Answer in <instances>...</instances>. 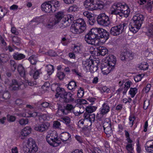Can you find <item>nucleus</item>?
I'll return each instance as SVG.
<instances>
[{"instance_id": "nucleus-1", "label": "nucleus", "mask_w": 153, "mask_h": 153, "mask_svg": "<svg viewBox=\"0 0 153 153\" xmlns=\"http://www.w3.org/2000/svg\"><path fill=\"white\" fill-rule=\"evenodd\" d=\"M144 16L141 14H136L128 25L130 31L134 33H136L140 29L144 19Z\"/></svg>"}, {"instance_id": "nucleus-2", "label": "nucleus", "mask_w": 153, "mask_h": 153, "mask_svg": "<svg viewBox=\"0 0 153 153\" xmlns=\"http://www.w3.org/2000/svg\"><path fill=\"white\" fill-rule=\"evenodd\" d=\"M84 5L86 8L90 10L97 9L100 10L104 7L102 2L99 0H86Z\"/></svg>"}, {"instance_id": "nucleus-3", "label": "nucleus", "mask_w": 153, "mask_h": 153, "mask_svg": "<svg viewBox=\"0 0 153 153\" xmlns=\"http://www.w3.org/2000/svg\"><path fill=\"white\" fill-rule=\"evenodd\" d=\"M93 32L95 33L97 39H101L105 42L109 38V33L102 28H94Z\"/></svg>"}, {"instance_id": "nucleus-4", "label": "nucleus", "mask_w": 153, "mask_h": 153, "mask_svg": "<svg viewBox=\"0 0 153 153\" xmlns=\"http://www.w3.org/2000/svg\"><path fill=\"white\" fill-rule=\"evenodd\" d=\"M127 25L125 23H121L112 27L110 30V34L114 36H117L121 34L126 28Z\"/></svg>"}, {"instance_id": "nucleus-5", "label": "nucleus", "mask_w": 153, "mask_h": 153, "mask_svg": "<svg viewBox=\"0 0 153 153\" xmlns=\"http://www.w3.org/2000/svg\"><path fill=\"white\" fill-rule=\"evenodd\" d=\"M97 21L98 24L104 26H108L110 24L108 16L105 13H101L98 15Z\"/></svg>"}, {"instance_id": "nucleus-6", "label": "nucleus", "mask_w": 153, "mask_h": 153, "mask_svg": "<svg viewBox=\"0 0 153 153\" xmlns=\"http://www.w3.org/2000/svg\"><path fill=\"white\" fill-rule=\"evenodd\" d=\"M74 17L72 15L68 14L65 16L59 22V28L63 29L70 25L72 21L74 20Z\"/></svg>"}, {"instance_id": "nucleus-7", "label": "nucleus", "mask_w": 153, "mask_h": 153, "mask_svg": "<svg viewBox=\"0 0 153 153\" xmlns=\"http://www.w3.org/2000/svg\"><path fill=\"white\" fill-rule=\"evenodd\" d=\"M26 147L27 153H35L38 150V147L35 142L32 138H30L27 140Z\"/></svg>"}, {"instance_id": "nucleus-8", "label": "nucleus", "mask_w": 153, "mask_h": 153, "mask_svg": "<svg viewBox=\"0 0 153 153\" xmlns=\"http://www.w3.org/2000/svg\"><path fill=\"white\" fill-rule=\"evenodd\" d=\"M123 4L120 2H117L114 3L112 6L111 9V13L112 14L119 15L122 17V14L121 13L122 9L123 7Z\"/></svg>"}, {"instance_id": "nucleus-9", "label": "nucleus", "mask_w": 153, "mask_h": 153, "mask_svg": "<svg viewBox=\"0 0 153 153\" xmlns=\"http://www.w3.org/2000/svg\"><path fill=\"white\" fill-rule=\"evenodd\" d=\"M92 28L91 31L86 34L85 38V39L86 42L89 44L94 45L95 44V41L97 39L96 35L95 33L93 32V29Z\"/></svg>"}, {"instance_id": "nucleus-10", "label": "nucleus", "mask_w": 153, "mask_h": 153, "mask_svg": "<svg viewBox=\"0 0 153 153\" xmlns=\"http://www.w3.org/2000/svg\"><path fill=\"white\" fill-rule=\"evenodd\" d=\"M9 88L10 90L15 91L18 90L19 88L24 89L25 87L23 82L19 83L16 80L13 79L10 84Z\"/></svg>"}, {"instance_id": "nucleus-11", "label": "nucleus", "mask_w": 153, "mask_h": 153, "mask_svg": "<svg viewBox=\"0 0 153 153\" xmlns=\"http://www.w3.org/2000/svg\"><path fill=\"white\" fill-rule=\"evenodd\" d=\"M110 107L108 102H106L103 104L102 107L99 113H97V117L99 118H101L103 115L107 113L110 111Z\"/></svg>"}, {"instance_id": "nucleus-12", "label": "nucleus", "mask_w": 153, "mask_h": 153, "mask_svg": "<svg viewBox=\"0 0 153 153\" xmlns=\"http://www.w3.org/2000/svg\"><path fill=\"white\" fill-rule=\"evenodd\" d=\"M120 57L123 61L130 60L133 59L132 53L127 50H124L121 52Z\"/></svg>"}, {"instance_id": "nucleus-13", "label": "nucleus", "mask_w": 153, "mask_h": 153, "mask_svg": "<svg viewBox=\"0 0 153 153\" xmlns=\"http://www.w3.org/2000/svg\"><path fill=\"white\" fill-rule=\"evenodd\" d=\"M41 9L42 11L47 13L55 11V9L53 8L52 6L49 2L43 3L41 5Z\"/></svg>"}, {"instance_id": "nucleus-14", "label": "nucleus", "mask_w": 153, "mask_h": 153, "mask_svg": "<svg viewBox=\"0 0 153 153\" xmlns=\"http://www.w3.org/2000/svg\"><path fill=\"white\" fill-rule=\"evenodd\" d=\"M114 68V67L109 65L108 63L102 65L101 69L102 74L104 75H107L109 74Z\"/></svg>"}, {"instance_id": "nucleus-15", "label": "nucleus", "mask_w": 153, "mask_h": 153, "mask_svg": "<svg viewBox=\"0 0 153 153\" xmlns=\"http://www.w3.org/2000/svg\"><path fill=\"white\" fill-rule=\"evenodd\" d=\"M76 26L79 27L80 30L84 31L86 29V25L85 21L82 19H77L76 22L74 23Z\"/></svg>"}, {"instance_id": "nucleus-16", "label": "nucleus", "mask_w": 153, "mask_h": 153, "mask_svg": "<svg viewBox=\"0 0 153 153\" xmlns=\"http://www.w3.org/2000/svg\"><path fill=\"white\" fill-rule=\"evenodd\" d=\"M49 126V123H45L38 125L34 127V129L35 130L42 132L48 129Z\"/></svg>"}, {"instance_id": "nucleus-17", "label": "nucleus", "mask_w": 153, "mask_h": 153, "mask_svg": "<svg viewBox=\"0 0 153 153\" xmlns=\"http://www.w3.org/2000/svg\"><path fill=\"white\" fill-rule=\"evenodd\" d=\"M67 15L65 14L64 12L60 11L56 12L55 15V18L53 19L58 24L63 18H65Z\"/></svg>"}, {"instance_id": "nucleus-18", "label": "nucleus", "mask_w": 153, "mask_h": 153, "mask_svg": "<svg viewBox=\"0 0 153 153\" xmlns=\"http://www.w3.org/2000/svg\"><path fill=\"white\" fill-rule=\"evenodd\" d=\"M31 128L29 126H26L22 130L20 137L22 139H24L31 133Z\"/></svg>"}, {"instance_id": "nucleus-19", "label": "nucleus", "mask_w": 153, "mask_h": 153, "mask_svg": "<svg viewBox=\"0 0 153 153\" xmlns=\"http://www.w3.org/2000/svg\"><path fill=\"white\" fill-rule=\"evenodd\" d=\"M44 21L42 16L37 17L33 19L30 22V24L32 26H35L40 23H42Z\"/></svg>"}, {"instance_id": "nucleus-20", "label": "nucleus", "mask_w": 153, "mask_h": 153, "mask_svg": "<svg viewBox=\"0 0 153 153\" xmlns=\"http://www.w3.org/2000/svg\"><path fill=\"white\" fill-rule=\"evenodd\" d=\"M56 94L55 95L56 97L58 98L59 97L62 98L67 92L63 88L58 87L56 89Z\"/></svg>"}, {"instance_id": "nucleus-21", "label": "nucleus", "mask_w": 153, "mask_h": 153, "mask_svg": "<svg viewBox=\"0 0 153 153\" xmlns=\"http://www.w3.org/2000/svg\"><path fill=\"white\" fill-rule=\"evenodd\" d=\"M72 94L70 92H66L62 98L63 101L65 103H68L74 101V99L72 97Z\"/></svg>"}, {"instance_id": "nucleus-22", "label": "nucleus", "mask_w": 153, "mask_h": 153, "mask_svg": "<svg viewBox=\"0 0 153 153\" xmlns=\"http://www.w3.org/2000/svg\"><path fill=\"white\" fill-rule=\"evenodd\" d=\"M46 140L50 145L54 147L57 146L60 143V142L58 140V138H50L46 139Z\"/></svg>"}, {"instance_id": "nucleus-23", "label": "nucleus", "mask_w": 153, "mask_h": 153, "mask_svg": "<svg viewBox=\"0 0 153 153\" xmlns=\"http://www.w3.org/2000/svg\"><path fill=\"white\" fill-rule=\"evenodd\" d=\"M146 151L149 153H153V140L146 142L145 146Z\"/></svg>"}, {"instance_id": "nucleus-24", "label": "nucleus", "mask_w": 153, "mask_h": 153, "mask_svg": "<svg viewBox=\"0 0 153 153\" xmlns=\"http://www.w3.org/2000/svg\"><path fill=\"white\" fill-rule=\"evenodd\" d=\"M92 64H91L89 69L91 72L94 73L97 71V70L99 62L98 61L93 60Z\"/></svg>"}, {"instance_id": "nucleus-25", "label": "nucleus", "mask_w": 153, "mask_h": 153, "mask_svg": "<svg viewBox=\"0 0 153 153\" xmlns=\"http://www.w3.org/2000/svg\"><path fill=\"white\" fill-rule=\"evenodd\" d=\"M60 139L63 142L65 143L71 139V135L67 132H63L60 134Z\"/></svg>"}, {"instance_id": "nucleus-26", "label": "nucleus", "mask_w": 153, "mask_h": 153, "mask_svg": "<svg viewBox=\"0 0 153 153\" xmlns=\"http://www.w3.org/2000/svg\"><path fill=\"white\" fill-rule=\"evenodd\" d=\"M123 7L122 9V10L121 12V13L123 14L122 17L124 16L126 18L128 17L130 13V9L128 6L125 4H123Z\"/></svg>"}, {"instance_id": "nucleus-27", "label": "nucleus", "mask_w": 153, "mask_h": 153, "mask_svg": "<svg viewBox=\"0 0 153 153\" xmlns=\"http://www.w3.org/2000/svg\"><path fill=\"white\" fill-rule=\"evenodd\" d=\"M84 111V109L82 105L79 106H76L74 108V113L76 116L79 115L82 113Z\"/></svg>"}, {"instance_id": "nucleus-28", "label": "nucleus", "mask_w": 153, "mask_h": 153, "mask_svg": "<svg viewBox=\"0 0 153 153\" xmlns=\"http://www.w3.org/2000/svg\"><path fill=\"white\" fill-rule=\"evenodd\" d=\"M70 30L74 34H79L84 32L82 31L81 30H80L79 27L76 26L74 23L72 25Z\"/></svg>"}, {"instance_id": "nucleus-29", "label": "nucleus", "mask_w": 153, "mask_h": 153, "mask_svg": "<svg viewBox=\"0 0 153 153\" xmlns=\"http://www.w3.org/2000/svg\"><path fill=\"white\" fill-rule=\"evenodd\" d=\"M46 67L47 68V73L48 75L46 76H45L44 78L45 79H48L49 77L50 76L53 72L54 68L53 66L51 65H47Z\"/></svg>"}, {"instance_id": "nucleus-30", "label": "nucleus", "mask_w": 153, "mask_h": 153, "mask_svg": "<svg viewBox=\"0 0 153 153\" xmlns=\"http://www.w3.org/2000/svg\"><path fill=\"white\" fill-rule=\"evenodd\" d=\"M93 60L90 59H87L82 62V65L83 67L87 70L89 69L91 64H92Z\"/></svg>"}, {"instance_id": "nucleus-31", "label": "nucleus", "mask_w": 153, "mask_h": 153, "mask_svg": "<svg viewBox=\"0 0 153 153\" xmlns=\"http://www.w3.org/2000/svg\"><path fill=\"white\" fill-rule=\"evenodd\" d=\"M108 60V63L109 65L114 67L116 61L115 56L113 55H110L109 56V58Z\"/></svg>"}, {"instance_id": "nucleus-32", "label": "nucleus", "mask_w": 153, "mask_h": 153, "mask_svg": "<svg viewBox=\"0 0 153 153\" xmlns=\"http://www.w3.org/2000/svg\"><path fill=\"white\" fill-rule=\"evenodd\" d=\"M57 132L56 131H50L48 132V134L46 136V139L51 138H58Z\"/></svg>"}, {"instance_id": "nucleus-33", "label": "nucleus", "mask_w": 153, "mask_h": 153, "mask_svg": "<svg viewBox=\"0 0 153 153\" xmlns=\"http://www.w3.org/2000/svg\"><path fill=\"white\" fill-rule=\"evenodd\" d=\"M95 119V115L94 114H90V116L89 117L88 120H86L87 122H88V124L85 125V127L86 128H88V127L91 125L92 122H94Z\"/></svg>"}, {"instance_id": "nucleus-34", "label": "nucleus", "mask_w": 153, "mask_h": 153, "mask_svg": "<svg viewBox=\"0 0 153 153\" xmlns=\"http://www.w3.org/2000/svg\"><path fill=\"white\" fill-rule=\"evenodd\" d=\"M74 109L73 105L71 104H67L66 106L64 107V111H65L64 113L65 115L67 114L68 113L71 111V110Z\"/></svg>"}, {"instance_id": "nucleus-35", "label": "nucleus", "mask_w": 153, "mask_h": 153, "mask_svg": "<svg viewBox=\"0 0 153 153\" xmlns=\"http://www.w3.org/2000/svg\"><path fill=\"white\" fill-rule=\"evenodd\" d=\"M17 70L20 76L24 78L25 74V70L22 65L21 64L19 65Z\"/></svg>"}, {"instance_id": "nucleus-36", "label": "nucleus", "mask_w": 153, "mask_h": 153, "mask_svg": "<svg viewBox=\"0 0 153 153\" xmlns=\"http://www.w3.org/2000/svg\"><path fill=\"white\" fill-rule=\"evenodd\" d=\"M2 98L4 100H7L10 99L11 97L10 93L7 91H1V93L0 95Z\"/></svg>"}, {"instance_id": "nucleus-37", "label": "nucleus", "mask_w": 153, "mask_h": 153, "mask_svg": "<svg viewBox=\"0 0 153 153\" xmlns=\"http://www.w3.org/2000/svg\"><path fill=\"white\" fill-rule=\"evenodd\" d=\"M28 115L27 114V113H23L21 115L22 116L24 117H35L38 116L39 117V116H40L41 113H37L36 112H34L33 113H27Z\"/></svg>"}, {"instance_id": "nucleus-38", "label": "nucleus", "mask_w": 153, "mask_h": 153, "mask_svg": "<svg viewBox=\"0 0 153 153\" xmlns=\"http://www.w3.org/2000/svg\"><path fill=\"white\" fill-rule=\"evenodd\" d=\"M13 56L16 60H20L25 57V56L23 54L19 53L18 52L14 53Z\"/></svg>"}, {"instance_id": "nucleus-39", "label": "nucleus", "mask_w": 153, "mask_h": 153, "mask_svg": "<svg viewBox=\"0 0 153 153\" xmlns=\"http://www.w3.org/2000/svg\"><path fill=\"white\" fill-rule=\"evenodd\" d=\"M148 29L147 35L149 37L153 38V24H150Z\"/></svg>"}, {"instance_id": "nucleus-40", "label": "nucleus", "mask_w": 153, "mask_h": 153, "mask_svg": "<svg viewBox=\"0 0 153 153\" xmlns=\"http://www.w3.org/2000/svg\"><path fill=\"white\" fill-rule=\"evenodd\" d=\"M98 50L99 53L102 56L105 55L108 52L107 49L103 46H100Z\"/></svg>"}, {"instance_id": "nucleus-41", "label": "nucleus", "mask_w": 153, "mask_h": 153, "mask_svg": "<svg viewBox=\"0 0 153 153\" xmlns=\"http://www.w3.org/2000/svg\"><path fill=\"white\" fill-rule=\"evenodd\" d=\"M58 24L56 21L52 19L50 20L46 25V27L49 28H52L55 25Z\"/></svg>"}, {"instance_id": "nucleus-42", "label": "nucleus", "mask_w": 153, "mask_h": 153, "mask_svg": "<svg viewBox=\"0 0 153 153\" xmlns=\"http://www.w3.org/2000/svg\"><path fill=\"white\" fill-rule=\"evenodd\" d=\"M89 153H102V152L98 148H92L88 150Z\"/></svg>"}, {"instance_id": "nucleus-43", "label": "nucleus", "mask_w": 153, "mask_h": 153, "mask_svg": "<svg viewBox=\"0 0 153 153\" xmlns=\"http://www.w3.org/2000/svg\"><path fill=\"white\" fill-rule=\"evenodd\" d=\"M31 72L32 73V74L33 73V77L35 79L38 78L39 75L41 73L40 70H37L36 71L32 70Z\"/></svg>"}, {"instance_id": "nucleus-44", "label": "nucleus", "mask_w": 153, "mask_h": 153, "mask_svg": "<svg viewBox=\"0 0 153 153\" xmlns=\"http://www.w3.org/2000/svg\"><path fill=\"white\" fill-rule=\"evenodd\" d=\"M97 108L96 107L94 106H88L85 109L86 112L91 113L95 111Z\"/></svg>"}, {"instance_id": "nucleus-45", "label": "nucleus", "mask_w": 153, "mask_h": 153, "mask_svg": "<svg viewBox=\"0 0 153 153\" xmlns=\"http://www.w3.org/2000/svg\"><path fill=\"white\" fill-rule=\"evenodd\" d=\"M76 86V83L74 81H71L69 82L68 88L69 90H71L74 88Z\"/></svg>"}, {"instance_id": "nucleus-46", "label": "nucleus", "mask_w": 153, "mask_h": 153, "mask_svg": "<svg viewBox=\"0 0 153 153\" xmlns=\"http://www.w3.org/2000/svg\"><path fill=\"white\" fill-rule=\"evenodd\" d=\"M148 65L147 63L144 62L143 63L140 64L138 67L139 69L141 70H146L148 68Z\"/></svg>"}, {"instance_id": "nucleus-47", "label": "nucleus", "mask_w": 153, "mask_h": 153, "mask_svg": "<svg viewBox=\"0 0 153 153\" xmlns=\"http://www.w3.org/2000/svg\"><path fill=\"white\" fill-rule=\"evenodd\" d=\"M137 92V89L136 88H130L129 92V94L131 95V97H132L134 96Z\"/></svg>"}, {"instance_id": "nucleus-48", "label": "nucleus", "mask_w": 153, "mask_h": 153, "mask_svg": "<svg viewBox=\"0 0 153 153\" xmlns=\"http://www.w3.org/2000/svg\"><path fill=\"white\" fill-rule=\"evenodd\" d=\"M13 42L16 45H19L20 43V38L16 36H14L12 39Z\"/></svg>"}, {"instance_id": "nucleus-49", "label": "nucleus", "mask_w": 153, "mask_h": 153, "mask_svg": "<svg viewBox=\"0 0 153 153\" xmlns=\"http://www.w3.org/2000/svg\"><path fill=\"white\" fill-rule=\"evenodd\" d=\"M28 60L32 64L35 65L37 62V59L34 55H32L29 58Z\"/></svg>"}, {"instance_id": "nucleus-50", "label": "nucleus", "mask_w": 153, "mask_h": 153, "mask_svg": "<svg viewBox=\"0 0 153 153\" xmlns=\"http://www.w3.org/2000/svg\"><path fill=\"white\" fill-rule=\"evenodd\" d=\"M133 142L131 143L128 142L127 143V145L126 146V149L127 151H133V147L134 144L133 143Z\"/></svg>"}, {"instance_id": "nucleus-51", "label": "nucleus", "mask_w": 153, "mask_h": 153, "mask_svg": "<svg viewBox=\"0 0 153 153\" xmlns=\"http://www.w3.org/2000/svg\"><path fill=\"white\" fill-rule=\"evenodd\" d=\"M10 64L11 67V70L14 71L16 69V65L13 60H10Z\"/></svg>"}, {"instance_id": "nucleus-52", "label": "nucleus", "mask_w": 153, "mask_h": 153, "mask_svg": "<svg viewBox=\"0 0 153 153\" xmlns=\"http://www.w3.org/2000/svg\"><path fill=\"white\" fill-rule=\"evenodd\" d=\"M84 94V91L83 89L82 88H80V89L78 91L77 97L79 98H81L83 96Z\"/></svg>"}, {"instance_id": "nucleus-53", "label": "nucleus", "mask_w": 153, "mask_h": 153, "mask_svg": "<svg viewBox=\"0 0 153 153\" xmlns=\"http://www.w3.org/2000/svg\"><path fill=\"white\" fill-rule=\"evenodd\" d=\"M62 121L67 125L69 124L71 121L70 118L68 117H65L62 118Z\"/></svg>"}, {"instance_id": "nucleus-54", "label": "nucleus", "mask_w": 153, "mask_h": 153, "mask_svg": "<svg viewBox=\"0 0 153 153\" xmlns=\"http://www.w3.org/2000/svg\"><path fill=\"white\" fill-rule=\"evenodd\" d=\"M49 118L45 114H43L41 113L40 116H39V119L40 121H42V119L43 120H48Z\"/></svg>"}, {"instance_id": "nucleus-55", "label": "nucleus", "mask_w": 153, "mask_h": 153, "mask_svg": "<svg viewBox=\"0 0 153 153\" xmlns=\"http://www.w3.org/2000/svg\"><path fill=\"white\" fill-rule=\"evenodd\" d=\"M125 133V135L126 138V140L127 141V142L129 143H131L133 142V141L130 139V135L129 133L126 130H125L124 131Z\"/></svg>"}, {"instance_id": "nucleus-56", "label": "nucleus", "mask_w": 153, "mask_h": 153, "mask_svg": "<svg viewBox=\"0 0 153 153\" xmlns=\"http://www.w3.org/2000/svg\"><path fill=\"white\" fill-rule=\"evenodd\" d=\"M28 122V120L27 118L25 119H22L19 121V123L21 125H26L27 124Z\"/></svg>"}, {"instance_id": "nucleus-57", "label": "nucleus", "mask_w": 153, "mask_h": 153, "mask_svg": "<svg viewBox=\"0 0 153 153\" xmlns=\"http://www.w3.org/2000/svg\"><path fill=\"white\" fill-rule=\"evenodd\" d=\"M57 106L58 110L57 112L58 113L59 111H61L63 114L65 112L64 111V108H63L62 105L58 103H57Z\"/></svg>"}, {"instance_id": "nucleus-58", "label": "nucleus", "mask_w": 153, "mask_h": 153, "mask_svg": "<svg viewBox=\"0 0 153 153\" xmlns=\"http://www.w3.org/2000/svg\"><path fill=\"white\" fill-rule=\"evenodd\" d=\"M57 76L60 80H62L65 77V75L62 72H59L57 74Z\"/></svg>"}, {"instance_id": "nucleus-59", "label": "nucleus", "mask_w": 153, "mask_h": 153, "mask_svg": "<svg viewBox=\"0 0 153 153\" xmlns=\"http://www.w3.org/2000/svg\"><path fill=\"white\" fill-rule=\"evenodd\" d=\"M41 105L42 107L45 108H48L49 107L50 108H51V104L46 102H42L41 104Z\"/></svg>"}, {"instance_id": "nucleus-60", "label": "nucleus", "mask_w": 153, "mask_h": 153, "mask_svg": "<svg viewBox=\"0 0 153 153\" xmlns=\"http://www.w3.org/2000/svg\"><path fill=\"white\" fill-rule=\"evenodd\" d=\"M88 22L89 24L91 25H93L96 22L95 20L94 19V18L92 16L88 18Z\"/></svg>"}, {"instance_id": "nucleus-61", "label": "nucleus", "mask_w": 153, "mask_h": 153, "mask_svg": "<svg viewBox=\"0 0 153 153\" xmlns=\"http://www.w3.org/2000/svg\"><path fill=\"white\" fill-rule=\"evenodd\" d=\"M104 130L106 134H109L112 132L111 126H109L108 127H106L104 129Z\"/></svg>"}, {"instance_id": "nucleus-62", "label": "nucleus", "mask_w": 153, "mask_h": 153, "mask_svg": "<svg viewBox=\"0 0 153 153\" xmlns=\"http://www.w3.org/2000/svg\"><path fill=\"white\" fill-rule=\"evenodd\" d=\"M78 8V7L77 6L74 5L72 6H71L69 7L68 10L70 12H75L77 10Z\"/></svg>"}, {"instance_id": "nucleus-63", "label": "nucleus", "mask_w": 153, "mask_h": 153, "mask_svg": "<svg viewBox=\"0 0 153 153\" xmlns=\"http://www.w3.org/2000/svg\"><path fill=\"white\" fill-rule=\"evenodd\" d=\"M72 71L73 74H76V75L78 76L79 77H82V74L79 72L78 70L76 69H73L72 70Z\"/></svg>"}, {"instance_id": "nucleus-64", "label": "nucleus", "mask_w": 153, "mask_h": 153, "mask_svg": "<svg viewBox=\"0 0 153 153\" xmlns=\"http://www.w3.org/2000/svg\"><path fill=\"white\" fill-rule=\"evenodd\" d=\"M146 7L148 10L149 11H151L152 7V5L151 2L149 1L147 2L146 4Z\"/></svg>"}]
</instances>
